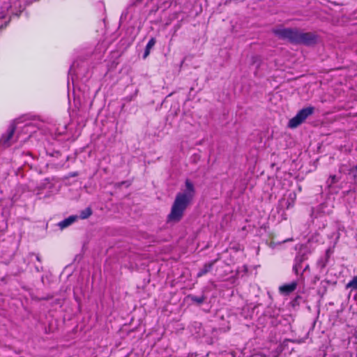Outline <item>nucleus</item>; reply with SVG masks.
<instances>
[{
	"label": "nucleus",
	"mask_w": 357,
	"mask_h": 357,
	"mask_svg": "<svg viewBox=\"0 0 357 357\" xmlns=\"http://www.w3.org/2000/svg\"><path fill=\"white\" fill-rule=\"evenodd\" d=\"M195 193L194 185L189 179H187L185 183V188L176 195L171 211L167 216L168 222H178L182 219L185 209L195 196Z\"/></svg>",
	"instance_id": "obj_1"
},
{
	"label": "nucleus",
	"mask_w": 357,
	"mask_h": 357,
	"mask_svg": "<svg viewBox=\"0 0 357 357\" xmlns=\"http://www.w3.org/2000/svg\"><path fill=\"white\" fill-rule=\"evenodd\" d=\"M273 32L280 38L288 40L293 43L310 45L316 41L314 35L310 33L301 32L294 29H275Z\"/></svg>",
	"instance_id": "obj_2"
},
{
	"label": "nucleus",
	"mask_w": 357,
	"mask_h": 357,
	"mask_svg": "<svg viewBox=\"0 0 357 357\" xmlns=\"http://www.w3.org/2000/svg\"><path fill=\"white\" fill-rule=\"evenodd\" d=\"M314 112L313 107H307L301 109L288 123L290 128H296L301 125Z\"/></svg>",
	"instance_id": "obj_3"
},
{
	"label": "nucleus",
	"mask_w": 357,
	"mask_h": 357,
	"mask_svg": "<svg viewBox=\"0 0 357 357\" xmlns=\"http://www.w3.org/2000/svg\"><path fill=\"white\" fill-rule=\"evenodd\" d=\"M15 132L13 126H10L7 131V133L3 135L0 139V146H9L12 144V139Z\"/></svg>",
	"instance_id": "obj_4"
},
{
	"label": "nucleus",
	"mask_w": 357,
	"mask_h": 357,
	"mask_svg": "<svg viewBox=\"0 0 357 357\" xmlns=\"http://www.w3.org/2000/svg\"><path fill=\"white\" fill-rule=\"evenodd\" d=\"M297 285L298 284L295 281L289 284H284L279 287V291L282 294L289 295L296 289Z\"/></svg>",
	"instance_id": "obj_5"
},
{
	"label": "nucleus",
	"mask_w": 357,
	"mask_h": 357,
	"mask_svg": "<svg viewBox=\"0 0 357 357\" xmlns=\"http://www.w3.org/2000/svg\"><path fill=\"white\" fill-rule=\"evenodd\" d=\"M77 219H78V216L70 215V216L68 217L67 218L64 219L63 220L59 222L58 225L61 229H63L64 228H66L67 227L70 226L73 222H75Z\"/></svg>",
	"instance_id": "obj_6"
},
{
	"label": "nucleus",
	"mask_w": 357,
	"mask_h": 357,
	"mask_svg": "<svg viewBox=\"0 0 357 357\" xmlns=\"http://www.w3.org/2000/svg\"><path fill=\"white\" fill-rule=\"evenodd\" d=\"M213 264H206L204 267L197 273V277H202L207 273L212 268Z\"/></svg>",
	"instance_id": "obj_7"
},
{
	"label": "nucleus",
	"mask_w": 357,
	"mask_h": 357,
	"mask_svg": "<svg viewBox=\"0 0 357 357\" xmlns=\"http://www.w3.org/2000/svg\"><path fill=\"white\" fill-rule=\"evenodd\" d=\"M92 214V211L90 208H86L80 212L79 217L81 219H86Z\"/></svg>",
	"instance_id": "obj_8"
},
{
	"label": "nucleus",
	"mask_w": 357,
	"mask_h": 357,
	"mask_svg": "<svg viewBox=\"0 0 357 357\" xmlns=\"http://www.w3.org/2000/svg\"><path fill=\"white\" fill-rule=\"evenodd\" d=\"M347 287L357 289V276L354 277L349 282H348Z\"/></svg>",
	"instance_id": "obj_9"
},
{
	"label": "nucleus",
	"mask_w": 357,
	"mask_h": 357,
	"mask_svg": "<svg viewBox=\"0 0 357 357\" xmlns=\"http://www.w3.org/2000/svg\"><path fill=\"white\" fill-rule=\"evenodd\" d=\"M301 260L296 258V263L293 267V270L296 274H298V271L301 268Z\"/></svg>",
	"instance_id": "obj_10"
},
{
	"label": "nucleus",
	"mask_w": 357,
	"mask_h": 357,
	"mask_svg": "<svg viewBox=\"0 0 357 357\" xmlns=\"http://www.w3.org/2000/svg\"><path fill=\"white\" fill-rule=\"evenodd\" d=\"M75 63H73L70 69H69V73H68V78L70 77L71 79H72V82L73 84L74 83V76L75 75Z\"/></svg>",
	"instance_id": "obj_11"
},
{
	"label": "nucleus",
	"mask_w": 357,
	"mask_h": 357,
	"mask_svg": "<svg viewBox=\"0 0 357 357\" xmlns=\"http://www.w3.org/2000/svg\"><path fill=\"white\" fill-rule=\"evenodd\" d=\"M155 39L154 38H151L149 40L146 46V48L151 50V48L155 45Z\"/></svg>",
	"instance_id": "obj_12"
},
{
	"label": "nucleus",
	"mask_w": 357,
	"mask_h": 357,
	"mask_svg": "<svg viewBox=\"0 0 357 357\" xmlns=\"http://www.w3.org/2000/svg\"><path fill=\"white\" fill-rule=\"evenodd\" d=\"M349 174L351 175L354 178L357 177V165L349 169Z\"/></svg>",
	"instance_id": "obj_13"
},
{
	"label": "nucleus",
	"mask_w": 357,
	"mask_h": 357,
	"mask_svg": "<svg viewBox=\"0 0 357 357\" xmlns=\"http://www.w3.org/2000/svg\"><path fill=\"white\" fill-rule=\"evenodd\" d=\"M151 50L146 48L144 54V58H146L150 54Z\"/></svg>",
	"instance_id": "obj_14"
},
{
	"label": "nucleus",
	"mask_w": 357,
	"mask_h": 357,
	"mask_svg": "<svg viewBox=\"0 0 357 357\" xmlns=\"http://www.w3.org/2000/svg\"><path fill=\"white\" fill-rule=\"evenodd\" d=\"M194 301H197L199 303H201L204 301V299L202 298H194Z\"/></svg>",
	"instance_id": "obj_15"
},
{
	"label": "nucleus",
	"mask_w": 357,
	"mask_h": 357,
	"mask_svg": "<svg viewBox=\"0 0 357 357\" xmlns=\"http://www.w3.org/2000/svg\"><path fill=\"white\" fill-rule=\"evenodd\" d=\"M289 197L294 201L296 198V194L295 193H290Z\"/></svg>",
	"instance_id": "obj_16"
},
{
	"label": "nucleus",
	"mask_w": 357,
	"mask_h": 357,
	"mask_svg": "<svg viewBox=\"0 0 357 357\" xmlns=\"http://www.w3.org/2000/svg\"><path fill=\"white\" fill-rule=\"evenodd\" d=\"M331 178L332 179V182H335V176H331Z\"/></svg>",
	"instance_id": "obj_17"
},
{
	"label": "nucleus",
	"mask_w": 357,
	"mask_h": 357,
	"mask_svg": "<svg viewBox=\"0 0 357 357\" xmlns=\"http://www.w3.org/2000/svg\"><path fill=\"white\" fill-rule=\"evenodd\" d=\"M29 125H26V126H24V129H25V130L27 131V130H28V129H29Z\"/></svg>",
	"instance_id": "obj_18"
},
{
	"label": "nucleus",
	"mask_w": 357,
	"mask_h": 357,
	"mask_svg": "<svg viewBox=\"0 0 357 357\" xmlns=\"http://www.w3.org/2000/svg\"><path fill=\"white\" fill-rule=\"evenodd\" d=\"M290 206H291V205H290V204H289L287 205V208H289V207H290Z\"/></svg>",
	"instance_id": "obj_19"
}]
</instances>
